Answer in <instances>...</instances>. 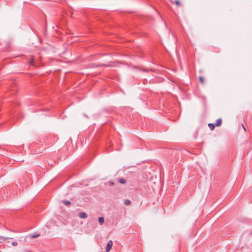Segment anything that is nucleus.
I'll return each instance as SVG.
<instances>
[{"label": "nucleus", "instance_id": "1", "mask_svg": "<svg viewBox=\"0 0 252 252\" xmlns=\"http://www.w3.org/2000/svg\"><path fill=\"white\" fill-rule=\"evenodd\" d=\"M113 246V242L112 240H109L106 245L105 251L106 252H109Z\"/></svg>", "mask_w": 252, "mask_h": 252}, {"label": "nucleus", "instance_id": "2", "mask_svg": "<svg viewBox=\"0 0 252 252\" xmlns=\"http://www.w3.org/2000/svg\"><path fill=\"white\" fill-rule=\"evenodd\" d=\"M79 217L82 219H86L88 217V215L85 212H81L79 214Z\"/></svg>", "mask_w": 252, "mask_h": 252}, {"label": "nucleus", "instance_id": "3", "mask_svg": "<svg viewBox=\"0 0 252 252\" xmlns=\"http://www.w3.org/2000/svg\"><path fill=\"white\" fill-rule=\"evenodd\" d=\"M221 123H222V120L220 118L217 120L216 123H215V125L216 126H221Z\"/></svg>", "mask_w": 252, "mask_h": 252}, {"label": "nucleus", "instance_id": "4", "mask_svg": "<svg viewBox=\"0 0 252 252\" xmlns=\"http://www.w3.org/2000/svg\"><path fill=\"white\" fill-rule=\"evenodd\" d=\"M104 219L103 217H99L98 218V222L100 225H102L104 223Z\"/></svg>", "mask_w": 252, "mask_h": 252}, {"label": "nucleus", "instance_id": "5", "mask_svg": "<svg viewBox=\"0 0 252 252\" xmlns=\"http://www.w3.org/2000/svg\"><path fill=\"white\" fill-rule=\"evenodd\" d=\"M118 182L120 184H124L126 183V181L123 178H120L118 179Z\"/></svg>", "mask_w": 252, "mask_h": 252}, {"label": "nucleus", "instance_id": "6", "mask_svg": "<svg viewBox=\"0 0 252 252\" xmlns=\"http://www.w3.org/2000/svg\"><path fill=\"white\" fill-rule=\"evenodd\" d=\"M215 126H216L215 124H211V123H210L208 124V126L211 130H214Z\"/></svg>", "mask_w": 252, "mask_h": 252}, {"label": "nucleus", "instance_id": "7", "mask_svg": "<svg viewBox=\"0 0 252 252\" xmlns=\"http://www.w3.org/2000/svg\"><path fill=\"white\" fill-rule=\"evenodd\" d=\"M63 202L66 206H68L71 204L70 201L69 200H63Z\"/></svg>", "mask_w": 252, "mask_h": 252}, {"label": "nucleus", "instance_id": "8", "mask_svg": "<svg viewBox=\"0 0 252 252\" xmlns=\"http://www.w3.org/2000/svg\"><path fill=\"white\" fill-rule=\"evenodd\" d=\"M29 63L32 65H34V59L33 58H32L29 61Z\"/></svg>", "mask_w": 252, "mask_h": 252}, {"label": "nucleus", "instance_id": "9", "mask_svg": "<svg viewBox=\"0 0 252 252\" xmlns=\"http://www.w3.org/2000/svg\"><path fill=\"white\" fill-rule=\"evenodd\" d=\"M40 235L39 234H31L30 237L31 238H35L38 237Z\"/></svg>", "mask_w": 252, "mask_h": 252}, {"label": "nucleus", "instance_id": "10", "mask_svg": "<svg viewBox=\"0 0 252 252\" xmlns=\"http://www.w3.org/2000/svg\"><path fill=\"white\" fill-rule=\"evenodd\" d=\"M130 203H131V201L129 199H126L124 201V204L126 205H128L130 204Z\"/></svg>", "mask_w": 252, "mask_h": 252}, {"label": "nucleus", "instance_id": "11", "mask_svg": "<svg viewBox=\"0 0 252 252\" xmlns=\"http://www.w3.org/2000/svg\"><path fill=\"white\" fill-rule=\"evenodd\" d=\"M199 79L201 83L203 84L204 82V79L202 76H199Z\"/></svg>", "mask_w": 252, "mask_h": 252}, {"label": "nucleus", "instance_id": "12", "mask_svg": "<svg viewBox=\"0 0 252 252\" xmlns=\"http://www.w3.org/2000/svg\"><path fill=\"white\" fill-rule=\"evenodd\" d=\"M175 3L177 6L180 5V2L178 0H175Z\"/></svg>", "mask_w": 252, "mask_h": 252}, {"label": "nucleus", "instance_id": "13", "mask_svg": "<svg viewBox=\"0 0 252 252\" xmlns=\"http://www.w3.org/2000/svg\"><path fill=\"white\" fill-rule=\"evenodd\" d=\"M11 245L13 246H17L18 245V243L16 242H12Z\"/></svg>", "mask_w": 252, "mask_h": 252}, {"label": "nucleus", "instance_id": "14", "mask_svg": "<svg viewBox=\"0 0 252 252\" xmlns=\"http://www.w3.org/2000/svg\"><path fill=\"white\" fill-rule=\"evenodd\" d=\"M110 185L111 186V185H114V183L113 182H110Z\"/></svg>", "mask_w": 252, "mask_h": 252}, {"label": "nucleus", "instance_id": "15", "mask_svg": "<svg viewBox=\"0 0 252 252\" xmlns=\"http://www.w3.org/2000/svg\"><path fill=\"white\" fill-rule=\"evenodd\" d=\"M1 238L4 239V240H6V239H8V238H3V237H1Z\"/></svg>", "mask_w": 252, "mask_h": 252}, {"label": "nucleus", "instance_id": "16", "mask_svg": "<svg viewBox=\"0 0 252 252\" xmlns=\"http://www.w3.org/2000/svg\"><path fill=\"white\" fill-rule=\"evenodd\" d=\"M242 126H243V127L244 130L246 131V128H245V126H244V125H242Z\"/></svg>", "mask_w": 252, "mask_h": 252}, {"label": "nucleus", "instance_id": "17", "mask_svg": "<svg viewBox=\"0 0 252 252\" xmlns=\"http://www.w3.org/2000/svg\"><path fill=\"white\" fill-rule=\"evenodd\" d=\"M50 164L51 166H54V164H53V163H51Z\"/></svg>", "mask_w": 252, "mask_h": 252}]
</instances>
